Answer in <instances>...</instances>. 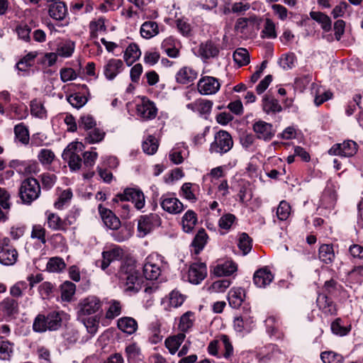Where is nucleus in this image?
Returning <instances> with one entry per match:
<instances>
[{
  "instance_id": "f257e3e1",
  "label": "nucleus",
  "mask_w": 363,
  "mask_h": 363,
  "mask_svg": "<svg viewBox=\"0 0 363 363\" xmlns=\"http://www.w3.org/2000/svg\"><path fill=\"white\" fill-rule=\"evenodd\" d=\"M120 284L127 292L136 293L141 289L143 277L133 264H124L118 272Z\"/></svg>"
},
{
  "instance_id": "f03ea898",
  "label": "nucleus",
  "mask_w": 363,
  "mask_h": 363,
  "mask_svg": "<svg viewBox=\"0 0 363 363\" xmlns=\"http://www.w3.org/2000/svg\"><path fill=\"white\" fill-rule=\"evenodd\" d=\"M63 312L52 311L47 316L38 315L33 323V330L36 332H45L47 330H56L61 327Z\"/></svg>"
},
{
  "instance_id": "7ed1b4c3",
  "label": "nucleus",
  "mask_w": 363,
  "mask_h": 363,
  "mask_svg": "<svg viewBox=\"0 0 363 363\" xmlns=\"http://www.w3.org/2000/svg\"><path fill=\"white\" fill-rule=\"evenodd\" d=\"M40 194V186L38 181L33 177L24 179L19 189V195L24 203L30 204Z\"/></svg>"
},
{
  "instance_id": "20e7f679",
  "label": "nucleus",
  "mask_w": 363,
  "mask_h": 363,
  "mask_svg": "<svg viewBox=\"0 0 363 363\" xmlns=\"http://www.w3.org/2000/svg\"><path fill=\"white\" fill-rule=\"evenodd\" d=\"M164 267L163 257L157 254H151L146 259L143 266V274L147 279H157Z\"/></svg>"
},
{
  "instance_id": "39448f33",
  "label": "nucleus",
  "mask_w": 363,
  "mask_h": 363,
  "mask_svg": "<svg viewBox=\"0 0 363 363\" xmlns=\"http://www.w3.org/2000/svg\"><path fill=\"white\" fill-rule=\"evenodd\" d=\"M233 146L231 135L225 130H220L214 136V140L211 144L209 151L211 153L220 155L229 152Z\"/></svg>"
},
{
  "instance_id": "423d86ee",
  "label": "nucleus",
  "mask_w": 363,
  "mask_h": 363,
  "mask_svg": "<svg viewBox=\"0 0 363 363\" xmlns=\"http://www.w3.org/2000/svg\"><path fill=\"white\" fill-rule=\"evenodd\" d=\"M161 218L157 213L140 216L138 221V231L140 237H144L155 228L161 225Z\"/></svg>"
},
{
  "instance_id": "0eeeda50",
  "label": "nucleus",
  "mask_w": 363,
  "mask_h": 363,
  "mask_svg": "<svg viewBox=\"0 0 363 363\" xmlns=\"http://www.w3.org/2000/svg\"><path fill=\"white\" fill-rule=\"evenodd\" d=\"M18 252L11 244L8 238H4L0 241V263L11 266L14 264L18 259Z\"/></svg>"
},
{
  "instance_id": "6e6552de",
  "label": "nucleus",
  "mask_w": 363,
  "mask_h": 363,
  "mask_svg": "<svg viewBox=\"0 0 363 363\" xmlns=\"http://www.w3.org/2000/svg\"><path fill=\"white\" fill-rule=\"evenodd\" d=\"M119 201H132L135 203V207L140 210L145 206V196L140 189L133 188H127L123 194H118L113 201L118 203Z\"/></svg>"
},
{
  "instance_id": "1a4fd4ad",
  "label": "nucleus",
  "mask_w": 363,
  "mask_h": 363,
  "mask_svg": "<svg viewBox=\"0 0 363 363\" xmlns=\"http://www.w3.org/2000/svg\"><path fill=\"white\" fill-rule=\"evenodd\" d=\"M79 315H89L99 311L101 308V301L95 296H89L82 299L78 303Z\"/></svg>"
},
{
  "instance_id": "9d476101",
  "label": "nucleus",
  "mask_w": 363,
  "mask_h": 363,
  "mask_svg": "<svg viewBox=\"0 0 363 363\" xmlns=\"http://www.w3.org/2000/svg\"><path fill=\"white\" fill-rule=\"evenodd\" d=\"M84 145L82 143L76 142L70 143L64 150L62 157L69 159V166L70 169L78 170L82 166V158L75 152L79 149L82 150Z\"/></svg>"
},
{
  "instance_id": "9b49d317",
  "label": "nucleus",
  "mask_w": 363,
  "mask_h": 363,
  "mask_svg": "<svg viewBox=\"0 0 363 363\" xmlns=\"http://www.w3.org/2000/svg\"><path fill=\"white\" fill-rule=\"evenodd\" d=\"M160 203L162 208L170 214L180 213L184 208V204L172 194L162 195Z\"/></svg>"
},
{
  "instance_id": "f8f14e48",
  "label": "nucleus",
  "mask_w": 363,
  "mask_h": 363,
  "mask_svg": "<svg viewBox=\"0 0 363 363\" xmlns=\"http://www.w3.org/2000/svg\"><path fill=\"white\" fill-rule=\"evenodd\" d=\"M220 87V84L218 79L210 76L202 77L197 83L198 91L201 95L215 94Z\"/></svg>"
},
{
  "instance_id": "ddd939ff",
  "label": "nucleus",
  "mask_w": 363,
  "mask_h": 363,
  "mask_svg": "<svg viewBox=\"0 0 363 363\" xmlns=\"http://www.w3.org/2000/svg\"><path fill=\"white\" fill-rule=\"evenodd\" d=\"M357 151V145L353 140H346L342 143L335 144L329 150L328 153L332 155H339L341 157H352Z\"/></svg>"
},
{
  "instance_id": "4468645a",
  "label": "nucleus",
  "mask_w": 363,
  "mask_h": 363,
  "mask_svg": "<svg viewBox=\"0 0 363 363\" xmlns=\"http://www.w3.org/2000/svg\"><path fill=\"white\" fill-rule=\"evenodd\" d=\"M253 130L258 139L265 141L270 140L275 134L272 125L263 121L255 122L253 125Z\"/></svg>"
},
{
  "instance_id": "2eb2a0df",
  "label": "nucleus",
  "mask_w": 363,
  "mask_h": 363,
  "mask_svg": "<svg viewBox=\"0 0 363 363\" xmlns=\"http://www.w3.org/2000/svg\"><path fill=\"white\" fill-rule=\"evenodd\" d=\"M207 269L203 263H193L189 269L188 279L194 284H199L206 276Z\"/></svg>"
},
{
  "instance_id": "dca6fc26",
  "label": "nucleus",
  "mask_w": 363,
  "mask_h": 363,
  "mask_svg": "<svg viewBox=\"0 0 363 363\" xmlns=\"http://www.w3.org/2000/svg\"><path fill=\"white\" fill-rule=\"evenodd\" d=\"M157 111V110L154 103L149 100H143L141 104L137 105V114L143 120L155 118Z\"/></svg>"
},
{
  "instance_id": "f3484780",
  "label": "nucleus",
  "mask_w": 363,
  "mask_h": 363,
  "mask_svg": "<svg viewBox=\"0 0 363 363\" xmlns=\"http://www.w3.org/2000/svg\"><path fill=\"white\" fill-rule=\"evenodd\" d=\"M99 211L106 226L111 230H117L121 226V221L111 210L106 208L103 207L101 204H99Z\"/></svg>"
},
{
  "instance_id": "a211bd4d",
  "label": "nucleus",
  "mask_w": 363,
  "mask_h": 363,
  "mask_svg": "<svg viewBox=\"0 0 363 363\" xmlns=\"http://www.w3.org/2000/svg\"><path fill=\"white\" fill-rule=\"evenodd\" d=\"M200 56L203 60L216 57L219 54V47L211 40L201 43L199 49Z\"/></svg>"
},
{
  "instance_id": "6ab92c4d",
  "label": "nucleus",
  "mask_w": 363,
  "mask_h": 363,
  "mask_svg": "<svg viewBox=\"0 0 363 363\" xmlns=\"http://www.w3.org/2000/svg\"><path fill=\"white\" fill-rule=\"evenodd\" d=\"M123 69V62L119 59H110L105 65L104 73L106 78L113 80Z\"/></svg>"
},
{
  "instance_id": "aec40b11",
  "label": "nucleus",
  "mask_w": 363,
  "mask_h": 363,
  "mask_svg": "<svg viewBox=\"0 0 363 363\" xmlns=\"http://www.w3.org/2000/svg\"><path fill=\"white\" fill-rule=\"evenodd\" d=\"M273 279L274 275L267 267H263L257 270L253 277V281L255 284L259 288H264L269 285Z\"/></svg>"
},
{
  "instance_id": "412c9836",
  "label": "nucleus",
  "mask_w": 363,
  "mask_h": 363,
  "mask_svg": "<svg viewBox=\"0 0 363 363\" xmlns=\"http://www.w3.org/2000/svg\"><path fill=\"white\" fill-rule=\"evenodd\" d=\"M198 77V73L193 68L183 67L175 74L176 82L181 84L192 83Z\"/></svg>"
},
{
  "instance_id": "4be33fe9",
  "label": "nucleus",
  "mask_w": 363,
  "mask_h": 363,
  "mask_svg": "<svg viewBox=\"0 0 363 363\" xmlns=\"http://www.w3.org/2000/svg\"><path fill=\"white\" fill-rule=\"evenodd\" d=\"M123 252L120 247H116L108 251L103 252L102 259L96 262V265L105 270L115 259H118L122 257Z\"/></svg>"
},
{
  "instance_id": "5701e85b",
  "label": "nucleus",
  "mask_w": 363,
  "mask_h": 363,
  "mask_svg": "<svg viewBox=\"0 0 363 363\" xmlns=\"http://www.w3.org/2000/svg\"><path fill=\"white\" fill-rule=\"evenodd\" d=\"M317 305L319 309L326 315H334L337 313L334 302L324 294H320L317 298Z\"/></svg>"
},
{
  "instance_id": "b1692460",
  "label": "nucleus",
  "mask_w": 363,
  "mask_h": 363,
  "mask_svg": "<svg viewBox=\"0 0 363 363\" xmlns=\"http://www.w3.org/2000/svg\"><path fill=\"white\" fill-rule=\"evenodd\" d=\"M262 110L267 114H275L282 111V107L279 101L274 97L264 95L262 100Z\"/></svg>"
},
{
  "instance_id": "393cba45",
  "label": "nucleus",
  "mask_w": 363,
  "mask_h": 363,
  "mask_svg": "<svg viewBox=\"0 0 363 363\" xmlns=\"http://www.w3.org/2000/svg\"><path fill=\"white\" fill-rule=\"evenodd\" d=\"M245 298V290L242 288H233L228 292V300L232 308H238L242 305Z\"/></svg>"
},
{
  "instance_id": "a878e982",
  "label": "nucleus",
  "mask_w": 363,
  "mask_h": 363,
  "mask_svg": "<svg viewBox=\"0 0 363 363\" xmlns=\"http://www.w3.org/2000/svg\"><path fill=\"white\" fill-rule=\"evenodd\" d=\"M48 13L52 18L62 21L67 14V8L64 2L57 1L50 6Z\"/></svg>"
},
{
  "instance_id": "bb28decb",
  "label": "nucleus",
  "mask_w": 363,
  "mask_h": 363,
  "mask_svg": "<svg viewBox=\"0 0 363 363\" xmlns=\"http://www.w3.org/2000/svg\"><path fill=\"white\" fill-rule=\"evenodd\" d=\"M141 55L139 46L134 43L128 45L124 51L123 59L128 66L132 65Z\"/></svg>"
},
{
  "instance_id": "cd10ccee",
  "label": "nucleus",
  "mask_w": 363,
  "mask_h": 363,
  "mask_svg": "<svg viewBox=\"0 0 363 363\" xmlns=\"http://www.w3.org/2000/svg\"><path fill=\"white\" fill-rule=\"evenodd\" d=\"M106 18L99 17L90 21L89 25L90 37L96 38L99 33L106 32Z\"/></svg>"
},
{
  "instance_id": "c85d7f7f",
  "label": "nucleus",
  "mask_w": 363,
  "mask_h": 363,
  "mask_svg": "<svg viewBox=\"0 0 363 363\" xmlns=\"http://www.w3.org/2000/svg\"><path fill=\"white\" fill-rule=\"evenodd\" d=\"M0 311L4 315L12 316L18 313V303L11 298H6L0 303Z\"/></svg>"
},
{
  "instance_id": "c756f323",
  "label": "nucleus",
  "mask_w": 363,
  "mask_h": 363,
  "mask_svg": "<svg viewBox=\"0 0 363 363\" xmlns=\"http://www.w3.org/2000/svg\"><path fill=\"white\" fill-rule=\"evenodd\" d=\"M118 328L122 332L128 334H133L138 328V323L136 320L130 317H123L118 320Z\"/></svg>"
},
{
  "instance_id": "7c9ffc66",
  "label": "nucleus",
  "mask_w": 363,
  "mask_h": 363,
  "mask_svg": "<svg viewBox=\"0 0 363 363\" xmlns=\"http://www.w3.org/2000/svg\"><path fill=\"white\" fill-rule=\"evenodd\" d=\"M237 271V264L231 261L228 260L222 264H219L213 269V273L218 277L230 276Z\"/></svg>"
},
{
  "instance_id": "2f4dec72",
  "label": "nucleus",
  "mask_w": 363,
  "mask_h": 363,
  "mask_svg": "<svg viewBox=\"0 0 363 363\" xmlns=\"http://www.w3.org/2000/svg\"><path fill=\"white\" fill-rule=\"evenodd\" d=\"M208 238V236L206 230L203 228H201L195 235L191 243L193 251L196 255L199 254L203 250L207 243Z\"/></svg>"
},
{
  "instance_id": "473e14b6",
  "label": "nucleus",
  "mask_w": 363,
  "mask_h": 363,
  "mask_svg": "<svg viewBox=\"0 0 363 363\" xmlns=\"http://www.w3.org/2000/svg\"><path fill=\"white\" fill-rule=\"evenodd\" d=\"M197 215L194 211H187L182 218V225L183 230L187 233H191L197 223Z\"/></svg>"
},
{
  "instance_id": "72a5a7b5",
  "label": "nucleus",
  "mask_w": 363,
  "mask_h": 363,
  "mask_svg": "<svg viewBox=\"0 0 363 363\" xmlns=\"http://www.w3.org/2000/svg\"><path fill=\"white\" fill-rule=\"evenodd\" d=\"M310 16L320 25L325 32H329L331 30L332 21L326 14L318 11H311Z\"/></svg>"
},
{
  "instance_id": "f704fd0d",
  "label": "nucleus",
  "mask_w": 363,
  "mask_h": 363,
  "mask_svg": "<svg viewBox=\"0 0 363 363\" xmlns=\"http://www.w3.org/2000/svg\"><path fill=\"white\" fill-rule=\"evenodd\" d=\"M318 257L325 264H331L335 259V252L333 245L324 244L319 247Z\"/></svg>"
},
{
  "instance_id": "c9c22d12",
  "label": "nucleus",
  "mask_w": 363,
  "mask_h": 363,
  "mask_svg": "<svg viewBox=\"0 0 363 363\" xmlns=\"http://www.w3.org/2000/svg\"><path fill=\"white\" fill-rule=\"evenodd\" d=\"M159 33L158 25L155 21H146L140 27L141 36L146 39L152 38Z\"/></svg>"
},
{
  "instance_id": "e433bc0d",
  "label": "nucleus",
  "mask_w": 363,
  "mask_h": 363,
  "mask_svg": "<svg viewBox=\"0 0 363 363\" xmlns=\"http://www.w3.org/2000/svg\"><path fill=\"white\" fill-rule=\"evenodd\" d=\"M237 218L233 213H225L218 220V225L220 230H224L221 234H225L230 231L235 223Z\"/></svg>"
},
{
  "instance_id": "4c0bfd02",
  "label": "nucleus",
  "mask_w": 363,
  "mask_h": 363,
  "mask_svg": "<svg viewBox=\"0 0 363 363\" xmlns=\"http://www.w3.org/2000/svg\"><path fill=\"white\" fill-rule=\"evenodd\" d=\"M234 62L239 66L247 65L250 62V53L247 49L239 48L235 50L233 55Z\"/></svg>"
},
{
  "instance_id": "58836bf2",
  "label": "nucleus",
  "mask_w": 363,
  "mask_h": 363,
  "mask_svg": "<svg viewBox=\"0 0 363 363\" xmlns=\"http://www.w3.org/2000/svg\"><path fill=\"white\" fill-rule=\"evenodd\" d=\"M106 135V132L99 128H94L87 131L84 138L85 142L89 144H95L101 142Z\"/></svg>"
},
{
  "instance_id": "ea45409f",
  "label": "nucleus",
  "mask_w": 363,
  "mask_h": 363,
  "mask_svg": "<svg viewBox=\"0 0 363 363\" xmlns=\"http://www.w3.org/2000/svg\"><path fill=\"white\" fill-rule=\"evenodd\" d=\"M36 52H30L24 56L16 64V68L19 72H27L29 69L33 65L34 60L37 57Z\"/></svg>"
},
{
  "instance_id": "a19ab883",
  "label": "nucleus",
  "mask_w": 363,
  "mask_h": 363,
  "mask_svg": "<svg viewBox=\"0 0 363 363\" xmlns=\"http://www.w3.org/2000/svg\"><path fill=\"white\" fill-rule=\"evenodd\" d=\"M16 139L24 145H27L30 141L29 131L27 127L22 123L14 127Z\"/></svg>"
},
{
  "instance_id": "79ce46f5",
  "label": "nucleus",
  "mask_w": 363,
  "mask_h": 363,
  "mask_svg": "<svg viewBox=\"0 0 363 363\" xmlns=\"http://www.w3.org/2000/svg\"><path fill=\"white\" fill-rule=\"evenodd\" d=\"M75 49V43L72 40H66L60 44L57 48V53L59 56L65 58L69 57L72 55Z\"/></svg>"
},
{
  "instance_id": "37998d69",
  "label": "nucleus",
  "mask_w": 363,
  "mask_h": 363,
  "mask_svg": "<svg viewBox=\"0 0 363 363\" xmlns=\"http://www.w3.org/2000/svg\"><path fill=\"white\" fill-rule=\"evenodd\" d=\"M66 267V264L62 258L59 257H53L50 258L47 264L46 269L50 272L59 273L61 272Z\"/></svg>"
},
{
  "instance_id": "c03bdc74",
  "label": "nucleus",
  "mask_w": 363,
  "mask_h": 363,
  "mask_svg": "<svg viewBox=\"0 0 363 363\" xmlns=\"http://www.w3.org/2000/svg\"><path fill=\"white\" fill-rule=\"evenodd\" d=\"M194 320V313L187 311L181 316L179 328L182 332H186L193 326Z\"/></svg>"
},
{
  "instance_id": "a18cd8bd",
  "label": "nucleus",
  "mask_w": 363,
  "mask_h": 363,
  "mask_svg": "<svg viewBox=\"0 0 363 363\" xmlns=\"http://www.w3.org/2000/svg\"><path fill=\"white\" fill-rule=\"evenodd\" d=\"M76 286L71 281H65L61 285V298L64 301H70L75 294Z\"/></svg>"
},
{
  "instance_id": "49530a36",
  "label": "nucleus",
  "mask_w": 363,
  "mask_h": 363,
  "mask_svg": "<svg viewBox=\"0 0 363 363\" xmlns=\"http://www.w3.org/2000/svg\"><path fill=\"white\" fill-rule=\"evenodd\" d=\"M48 227L53 230H65V222L55 213H50L47 218Z\"/></svg>"
},
{
  "instance_id": "de8ad7c7",
  "label": "nucleus",
  "mask_w": 363,
  "mask_h": 363,
  "mask_svg": "<svg viewBox=\"0 0 363 363\" xmlns=\"http://www.w3.org/2000/svg\"><path fill=\"white\" fill-rule=\"evenodd\" d=\"M30 113L33 116L39 118H44L47 116V111L42 101L38 99H33L30 101Z\"/></svg>"
},
{
  "instance_id": "09e8293b",
  "label": "nucleus",
  "mask_w": 363,
  "mask_h": 363,
  "mask_svg": "<svg viewBox=\"0 0 363 363\" xmlns=\"http://www.w3.org/2000/svg\"><path fill=\"white\" fill-rule=\"evenodd\" d=\"M67 101L73 107L80 108L87 103L88 99L84 94L78 92L69 96Z\"/></svg>"
},
{
  "instance_id": "8fccbe9b",
  "label": "nucleus",
  "mask_w": 363,
  "mask_h": 363,
  "mask_svg": "<svg viewBox=\"0 0 363 363\" xmlns=\"http://www.w3.org/2000/svg\"><path fill=\"white\" fill-rule=\"evenodd\" d=\"M186 299V296L177 290L172 291L169 294V306L178 308L181 306Z\"/></svg>"
},
{
  "instance_id": "3c124183",
  "label": "nucleus",
  "mask_w": 363,
  "mask_h": 363,
  "mask_svg": "<svg viewBox=\"0 0 363 363\" xmlns=\"http://www.w3.org/2000/svg\"><path fill=\"white\" fill-rule=\"evenodd\" d=\"M128 355V359L132 363L142 359V354L140 349L135 343H133L128 346L125 349Z\"/></svg>"
},
{
  "instance_id": "603ef678",
  "label": "nucleus",
  "mask_w": 363,
  "mask_h": 363,
  "mask_svg": "<svg viewBox=\"0 0 363 363\" xmlns=\"http://www.w3.org/2000/svg\"><path fill=\"white\" fill-rule=\"evenodd\" d=\"M194 186V185L192 183H184L181 187L180 193L181 196L193 203L196 201V197L194 194V189L193 188Z\"/></svg>"
},
{
  "instance_id": "864d4df0",
  "label": "nucleus",
  "mask_w": 363,
  "mask_h": 363,
  "mask_svg": "<svg viewBox=\"0 0 363 363\" xmlns=\"http://www.w3.org/2000/svg\"><path fill=\"white\" fill-rule=\"evenodd\" d=\"M262 38H276L277 35L276 32L275 24L269 19L267 18L263 30H262Z\"/></svg>"
},
{
  "instance_id": "5fc2aeb1",
  "label": "nucleus",
  "mask_w": 363,
  "mask_h": 363,
  "mask_svg": "<svg viewBox=\"0 0 363 363\" xmlns=\"http://www.w3.org/2000/svg\"><path fill=\"white\" fill-rule=\"evenodd\" d=\"M96 122L95 119L89 114L83 115L79 121V128L84 129L86 132L95 128Z\"/></svg>"
},
{
  "instance_id": "6e6d98bb",
  "label": "nucleus",
  "mask_w": 363,
  "mask_h": 363,
  "mask_svg": "<svg viewBox=\"0 0 363 363\" xmlns=\"http://www.w3.org/2000/svg\"><path fill=\"white\" fill-rule=\"evenodd\" d=\"M158 148V143L156 138L152 135L148 138L143 143V150L147 155L155 154Z\"/></svg>"
},
{
  "instance_id": "4d7b16f0",
  "label": "nucleus",
  "mask_w": 363,
  "mask_h": 363,
  "mask_svg": "<svg viewBox=\"0 0 363 363\" xmlns=\"http://www.w3.org/2000/svg\"><path fill=\"white\" fill-rule=\"evenodd\" d=\"M55 158V153L50 149H41L38 155V159L43 165H50Z\"/></svg>"
},
{
  "instance_id": "13d9d810",
  "label": "nucleus",
  "mask_w": 363,
  "mask_h": 363,
  "mask_svg": "<svg viewBox=\"0 0 363 363\" xmlns=\"http://www.w3.org/2000/svg\"><path fill=\"white\" fill-rule=\"evenodd\" d=\"M238 247L242 252L244 255H247L251 250V239L247 233H242L240 235Z\"/></svg>"
},
{
  "instance_id": "bf43d9fd",
  "label": "nucleus",
  "mask_w": 363,
  "mask_h": 363,
  "mask_svg": "<svg viewBox=\"0 0 363 363\" xmlns=\"http://www.w3.org/2000/svg\"><path fill=\"white\" fill-rule=\"evenodd\" d=\"M320 358L324 363H342V356L334 352H323L320 354Z\"/></svg>"
},
{
  "instance_id": "052dcab7",
  "label": "nucleus",
  "mask_w": 363,
  "mask_h": 363,
  "mask_svg": "<svg viewBox=\"0 0 363 363\" xmlns=\"http://www.w3.org/2000/svg\"><path fill=\"white\" fill-rule=\"evenodd\" d=\"M121 313V305L118 301L113 300L110 301L109 308L106 313V317L109 319H113L119 315Z\"/></svg>"
},
{
  "instance_id": "680f3d73",
  "label": "nucleus",
  "mask_w": 363,
  "mask_h": 363,
  "mask_svg": "<svg viewBox=\"0 0 363 363\" xmlns=\"http://www.w3.org/2000/svg\"><path fill=\"white\" fill-rule=\"evenodd\" d=\"M213 102L210 100L198 99V113L201 116L208 115L212 109Z\"/></svg>"
},
{
  "instance_id": "e2e57ef3",
  "label": "nucleus",
  "mask_w": 363,
  "mask_h": 363,
  "mask_svg": "<svg viewBox=\"0 0 363 363\" xmlns=\"http://www.w3.org/2000/svg\"><path fill=\"white\" fill-rule=\"evenodd\" d=\"M290 213V206L289 204L285 201H282L280 202L277 211V215L279 220H285L287 219Z\"/></svg>"
},
{
  "instance_id": "0e129e2a",
  "label": "nucleus",
  "mask_w": 363,
  "mask_h": 363,
  "mask_svg": "<svg viewBox=\"0 0 363 363\" xmlns=\"http://www.w3.org/2000/svg\"><path fill=\"white\" fill-rule=\"evenodd\" d=\"M45 229L40 225H35L31 232V238L39 240L43 244L46 242Z\"/></svg>"
},
{
  "instance_id": "69168bd1",
  "label": "nucleus",
  "mask_w": 363,
  "mask_h": 363,
  "mask_svg": "<svg viewBox=\"0 0 363 363\" xmlns=\"http://www.w3.org/2000/svg\"><path fill=\"white\" fill-rule=\"evenodd\" d=\"M30 28L26 24L19 25L16 28V33L18 34V38L26 42H29L30 40Z\"/></svg>"
},
{
  "instance_id": "338daca9",
  "label": "nucleus",
  "mask_w": 363,
  "mask_h": 363,
  "mask_svg": "<svg viewBox=\"0 0 363 363\" xmlns=\"http://www.w3.org/2000/svg\"><path fill=\"white\" fill-rule=\"evenodd\" d=\"M111 236L115 241L121 242L130 238L131 233L128 228H123L118 231L113 232Z\"/></svg>"
},
{
  "instance_id": "774afa93",
  "label": "nucleus",
  "mask_w": 363,
  "mask_h": 363,
  "mask_svg": "<svg viewBox=\"0 0 363 363\" xmlns=\"http://www.w3.org/2000/svg\"><path fill=\"white\" fill-rule=\"evenodd\" d=\"M72 197V192L70 189H66L63 191L58 200L55 203V206L57 208H61L62 206L68 202Z\"/></svg>"
}]
</instances>
